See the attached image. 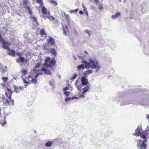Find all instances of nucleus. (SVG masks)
I'll list each match as a JSON object with an SVG mask.
<instances>
[{
    "label": "nucleus",
    "instance_id": "56",
    "mask_svg": "<svg viewBox=\"0 0 149 149\" xmlns=\"http://www.w3.org/2000/svg\"><path fill=\"white\" fill-rule=\"evenodd\" d=\"M2 41V39L1 36V35L0 34V42H1Z\"/></svg>",
    "mask_w": 149,
    "mask_h": 149
},
{
    "label": "nucleus",
    "instance_id": "52",
    "mask_svg": "<svg viewBox=\"0 0 149 149\" xmlns=\"http://www.w3.org/2000/svg\"><path fill=\"white\" fill-rule=\"evenodd\" d=\"M79 13L80 14H83V12L82 10H80L79 11Z\"/></svg>",
    "mask_w": 149,
    "mask_h": 149
},
{
    "label": "nucleus",
    "instance_id": "4",
    "mask_svg": "<svg viewBox=\"0 0 149 149\" xmlns=\"http://www.w3.org/2000/svg\"><path fill=\"white\" fill-rule=\"evenodd\" d=\"M137 143V146L140 149H145L147 146V140H145L143 142L141 140L136 141Z\"/></svg>",
    "mask_w": 149,
    "mask_h": 149
},
{
    "label": "nucleus",
    "instance_id": "59",
    "mask_svg": "<svg viewBox=\"0 0 149 149\" xmlns=\"http://www.w3.org/2000/svg\"><path fill=\"white\" fill-rule=\"evenodd\" d=\"M16 55H17L19 56L20 55V54L19 53H17L16 54Z\"/></svg>",
    "mask_w": 149,
    "mask_h": 149
},
{
    "label": "nucleus",
    "instance_id": "24",
    "mask_svg": "<svg viewBox=\"0 0 149 149\" xmlns=\"http://www.w3.org/2000/svg\"><path fill=\"white\" fill-rule=\"evenodd\" d=\"M84 56L85 57H88V53L86 51H84Z\"/></svg>",
    "mask_w": 149,
    "mask_h": 149
},
{
    "label": "nucleus",
    "instance_id": "40",
    "mask_svg": "<svg viewBox=\"0 0 149 149\" xmlns=\"http://www.w3.org/2000/svg\"><path fill=\"white\" fill-rule=\"evenodd\" d=\"M85 32L86 33L88 34L89 36H91V34L89 33V31L88 30H86L85 31Z\"/></svg>",
    "mask_w": 149,
    "mask_h": 149
},
{
    "label": "nucleus",
    "instance_id": "28",
    "mask_svg": "<svg viewBox=\"0 0 149 149\" xmlns=\"http://www.w3.org/2000/svg\"><path fill=\"white\" fill-rule=\"evenodd\" d=\"M14 88V90L15 91V92L17 93L18 92V87L17 86H16L15 85H14L13 86Z\"/></svg>",
    "mask_w": 149,
    "mask_h": 149
},
{
    "label": "nucleus",
    "instance_id": "15",
    "mask_svg": "<svg viewBox=\"0 0 149 149\" xmlns=\"http://www.w3.org/2000/svg\"><path fill=\"white\" fill-rule=\"evenodd\" d=\"M77 68L78 71L82 69L83 70L85 69V65L83 64H82L78 65L77 66Z\"/></svg>",
    "mask_w": 149,
    "mask_h": 149
},
{
    "label": "nucleus",
    "instance_id": "64",
    "mask_svg": "<svg viewBox=\"0 0 149 149\" xmlns=\"http://www.w3.org/2000/svg\"><path fill=\"white\" fill-rule=\"evenodd\" d=\"M119 0V2H121V0Z\"/></svg>",
    "mask_w": 149,
    "mask_h": 149
},
{
    "label": "nucleus",
    "instance_id": "34",
    "mask_svg": "<svg viewBox=\"0 0 149 149\" xmlns=\"http://www.w3.org/2000/svg\"><path fill=\"white\" fill-rule=\"evenodd\" d=\"M70 93V92L68 91H65L64 94L66 96H68Z\"/></svg>",
    "mask_w": 149,
    "mask_h": 149
},
{
    "label": "nucleus",
    "instance_id": "20",
    "mask_svg": "<svg viewBox=\"0 0 149 149\" xmlns=\"http://www.w3.org/2000/svg\"><path fill=\"white\" fill-rule=\"evenodd\" d=\"M40 65L41 64L40 63H37L35 66V70H33V71H35L36 69L39 68L40 66Z\"/></svg>",
    "mask_w": 149,
    "mask_h": 149
},
{
    "label": "nucleus",
    "instance_id": "44",
    "mask_svg": "<svg viewBox=\"0 0 149 149\" xmlns=\"http://www.w3.org/2000/svg\"><path fill=\"white\" fill-rule=\"evenodd\" d=\"M68 89V87H66L63 88V91H66Z\"/></svg>",
    "mask_w": 149,
    "mask_h": 149
},
{
    "label": "nucleus",
    "instance_id": "18",
    "mask_svg": "<svg viewBox=\"0 0 149 149\" xmlns=\"http://www.w3.org/2000/svg\"><path fill=\"white\" fill-rule=\"evenodd\" d=\"M52 142L51 141H48L45 143V146L47 147H50L51 146Z\"/></svg>",
    "mask_w": 149,
    "mask_h": 149
},
{
    "label": "nucleus",
    "instance_id": "3",
    "mask_svg": "<svg viewBox=\"0 0 149 149\" xmlns=\"http://www.w3.org/2000/svg\"><path fill=\"white\" fill-rule=\"evenodd\" d=\"M142 127L141 126L138 127L136 130V132L133 135L136 136H139L142 139H145L147 138L148 135L147 131H144L141 133V130H142Z\"/></svg>",
    "mask_w": 149,
    "mask_h": 149
},
{
    "label": "nucleus",
    "instance_id": "8",
    "mask_svg": "<svg viewBox=\"0 0 149 149\" xmlns=\"http://www.w3.org/2000/svg\"><path fill=\"white\" fill-rule=\"evenodd\" d=\"M91 87V86L89 85H87L85 87H84L83 88V91L82 93V94L81 95H80V96L79 97H84V95L88 91H89Z\"/></svg>",
    "mask_w": 149,
    "mask_h": 149
},
{
    "label": "nucleus",
    "instance_id": "48",
    "mask_svg": "<svg viewBox=\"0 0 149 149\" xmlns=\"http://www.w3.org/2000/svg\"><path fill=\"white\" fill-rule=\"evenodd\" d=\"M76 76H77L76 74H74V76L72 77V79H74L75 78V77H76Z\"/></svg>",
    "mask_w": 149,
    "mask_h": 149
},
{
    "label": "nucleus",
    "instance_id": "51",
    "mask_svg": "<svg viewBox=\"0 0 149 149\" xmlns=\"http://www.w3.org/2000/svg\"><path fill=\"white\" fill-rule=\"evenodd\" d=\"M82 6L83 8H84L86 9V7H85L84 6V4H83V3H82Z\"/></svg>",
    "mask_w": 149,
    "mask_h": 149
},
{
    "label": "nucleus",
    "instance_id": "5",
    "mask_svg": "<svg viewBox=\"0 0 149 149\" xmlns=\"http://www.w3.org/2000/svg\"><path fill=\"white\" fill-rule=\"evenodd\" d=\"M23 2L24 7L26 9L29 14H32L31 6L29 2L27 1H23Z\"/></svg>",
    "mask_w": 149,
    "mask_h": 149
},
{
    "label": "nucleus",
    "instance_id": "17",
    "mask_svg": "<svg viewBox=\"0 0 149 149\" xmlns=\"http://www.w3.org/2000/svg\"><path fill=\"white\" fill-rule=\"evenodd\" d=\"M40 34L42 36H44L46 37V33L43 29H42L40 31Z\"/></svg>",
    "mask_w": 149,
    "mask_h": 149
},
{
    "label": "nucleus",
    "instance_id": "49",
    "mask_svg": "<svg viewBox=\"0 0 149 149\" xmlns=\"http://www.w3.org/2000/svg\"><path fill=\"white\" fill-rule=\"evenodd\" d=\"M2 43L3 44H8V42H4L3 41H2Z\"/></svg>",
    "mask_w": 149,
    "mask_h": 149
},
{
    "label": "nucleus",
    "instance_id": "43",
    "mask_svg": "<svg viewBox=\"0 0 149 149\" xmlns=\"http://www.w3.org/2000/svg\"><path fill=\"white\" fill-rule=\"evenodd\" d=\"M98 8L100 10H102L103 9V7L102 6H100V7Z\"/></svg>",
    "mask_w": 149,
    "mask_h": 149
},
{
    "label": "nucleus",
    "instance_id": "30",
    "mask_svg": "<svg viewBox=\"0 0 149 149\" xmlns=\"http://www.w3.org/2000/svg\"><path fill=\"white\" fill-rule=\"evenodd\" d=\"M31 81L34 84L37 83V79H36L33 78V79L31 80Z\"/></svg>",
    "mask_w": 149,
    "mask_h": 149
},
{
    "label": "nucleus",
    "instance_id": "12",
    "mask_svg": "<svg viewBox=\"0 0 149 149\" xmlns=\"http://www.w3.org/2000/svg\"><path fill=\"white\" fill-rule=\"evenodd\" d=\"M141 6L142 8L141 11L142 12H145L147 9L148 7L147 6L146 4L145 3H143L141 5Z\"/></svg>",
    "mask_w": 149,
    "mask_h": 149
},
{
    "label": "nucleus",
    "instance_id": "54",
    "mask_svg": "<svg viewBox=\"0 0 149 149\" xmlns=\"http://www.w3.org/2000/svg\"><path fill=\"white\" fill-rule=\"evenodd\" d=\"M77 88L78 89H80L81 88V86H77Z\"/></svg>",
    "mask_w": 149,
    "mask_h": 149
},
{
    "label": "nucleus",
    "instance_id": "6",
    "mask_svg": "<svg viewBox=\"0 0 149 149\" xmlns=\"http://www.w3.org/2000/svg\"><path fill=\"white\" fill-rule=\"evenodd\" d=\"M42 11L44 14V15H43L44 18L47 17L48 18H49V16H50V13L49 11H47L46 8L44 7H42Z\"/></svg>",
    "mask_w": 149,
    "mask_h": 149
},
{
    "label": "nucleus",
    "instance_id": "23",
    "mask_svg": "<svg viewBox=\"0 0 149 149\" xmlns=\"http://www.w3.org/2000/svg\"><path fill=\"white\" fill-rule=\"evenodd\" d=\"M7 116V115H6L5 116H4V120H5L4 121V122H3L2 123V122H1V121L0 120V123H1V124H6V120H6Z\"/></svg>",
    "mask_w": 149,
    "mask_h": 149
},
{
    "label": "nucleus",
    "instance_id": "37",
    "mask_svg": "<svg viewBox=\"0 0 149 149\" xmlns=\"http://www.w3.org/2000/svg\"><path fill=\"white\" fill-rule=\"evenodd\" d=\"M22 72L23 74H25L28 72V71L25 70L23 71H22Z\"/></svg>",
    "mask_w": 149,
    "mask_h": 149
},
{
    "label": "nucleus",
    "instance_id": "33",
    "mask_svg": "<svg viewBox=\"0 0 149 149\" xmlns=\"http://www.w3.org/2000/svg\"><path fill=\"white\" fill-rule=\"evenodd\" d=\"M50 3H53L55 5V6H56L57 5V3L55 1H54L53 0H51V1H50Z\"/></svg>",
    "mask_w": 149,
    "mask_h": 149
},
{
    "label": "nucleus",
    "instance_id": "7",
    "mask_svg": "<svg viewBox=\"0 0 149 149\" xmlns=\"http://www.w3.org/2000/svg\"><path fill=\"white\" fill-rule=\"evenodd\" d=\"M87 77H85L84 76H82L81 79V84L84 86L88 85L89 84L88 79H87Z\"/></svg>",
    "mask_w": 149,
    "mask_h": 149
},
{
    "label": "nucleus",
    "instance_id": "26",
    "mask_svg": "<svg viewBox=\"0 0 149 149\" xmlns=\"http://www.w3.org/2000/svg\"><path fill=\"white\" fill-rule=\"evenodd\" d=\"M78 9H76L74 10H70V12L71 13H75L77 12L78 11Z\"/></svg>",
    "mask_w": 149,
    "mask_h": 149
},
{
    "label": "nucleus",
    "instance_id": "29",
    "mask_svg": "<svg viewBox=\"0 0 149 149\" xmlns=\"http://www.w3.org/2000/svg\"><path fill=\"white\" fill-rule=\"evenodd\" d=\"M7 68V66H5V68H3V69H2V73H5V72H6V71L7 70L6 69V68Z\"/></svg>",
    "mask_w": 149,
    "mask_h": 149
},
{
    "label": "nucleus",
    "instance_id": "35",
    "mask_svg": "<svg viewBox=\"0 0 149 149\" xmlns=\"http://www.w3.org/2000/svg\"><path fill=\"white\" fill-rule=\"evenodd\" d=\"M33 20L34 21V22L37 24L38 25V24L37 22V18L35 17H33Z\"/></svg>",
    "mask_w": 149,
    "mask_h": 149
},
{
    "label": "nucleus",
    "instance_id": "2",
    "mask_svg": "<svg viewBox=\"0 0 149 149\" xmlns=\"http://www.w3.org/2000/svg\"><path fill=\"white\" fill-rule=\"evenodd\" d=\"M89 62L86 61H82V63L85 64V68L86 69L91 68L92 69H95V72H97L101 68L100 64L97 60L95 58H89L88 59Z\"/></svg>",
    "mask_w": 149,
    "mask_h": 149
},
{
    "label": "nucleus",
    "instance_id": "63",
    "mask_svg": "<svg viewBox=\"0 0 149 149\" xmlns=\"http://www.w3.org/2000/svg\"><path fill=\"white\" fill-rule=\"evenodd\" d=\"M126 1V0H124V3H125V2Z\"/></svg>",
    "mask_w": 149,
    "mask_h": 149
},
{
    "label": "nucleus",
    "instance_id": "22",
    "mask_svg": "<svg viewBox=\"0 0 149 149\" xmlns=\"http://www.w3.org/2000/svg\"><path fill=\"white\" fill-rule=\"evenodd\" d=\"M4 102L5 104L7 105L10 104V101L9 100L6 99H5Z\"/></svg>",
    "mask_w": 149,
    "mask_h": 149
},
{
    "label": "nucleus",
    "instance_id": "42",
    "mask_svg": "<svg viewBox=\"0 0 149 149\" xmlns=\"http://www.w3.org/2000/svg\"><path fill=\"white\" fill-rule=\"evenodd\" d=\"M49 16V18L50 20L51 19L50 18V17L52 19L54 20V17L53 16H51L50 15Z\"/></svg>",
    "mask_w": 149,
    "mask_h": 149
},
{
    "label": "nucleus",
    "instance_id": "27",
    "mask_svg": "<svg viewBox=\"0 0 149 149\" xmlns=\"http://www.w3.org/2000/svg\"><path fill=\"white\" fill-rule=\"evenodd\" d=\"M36 1L38 3L40 4L41 6H42L43 3L42 0H37Z\"/></svg>",
    "mask_w": 149,
    "mask_h": 149
},
{
    "label": "nucleus",
    "instance_id": "14",
    "mask_svg": "<svg viewBox=\"0 0 149 149\" xmlns=\"http://www.w3.org/2000/svg\"><path fill=\"white\" fill-rule=\"evenodd\" d=\"M120 15V12L116 13L111 16V18L113 19H115L118 17Z\"/></svg>",
    "mask_w": 149,
    "mask_h": 149
},
{
    "label": "nucleus",
    "instance_id": "11",
    "mask_svg": "<svg viewBox=\"0 0 149 149\" xmlns=\"http://www.w3.org/2000/svg\"><path fill=\"white\" fill-rule=\"evenodd\" d=\"M43 72H44V73L46 75H51V73L50 70H47L45 68H42L41 70H40Z\"/></svg>",
    "mask_w": 149,
    "mask_h": 149
},
{
    "label": "nucleus",
    "instance_id": "39",
    "mask_svg": "<svg viewBox=\"0 0 149 149\" xmlns=\"http://www.w3.org/2000/svg\"><path fill=\"white\" fill-rule=\"evenodd\" d=\"M71 97L68 98V97H67L65 99V101L66 102L68 100H70L71 99Z\"/></svg>",
    "mask_w": 149,
    "mask_h": 149
},
{
    "label": "nucleus",
    "instance_id": "62",
    "mask_svg": "<svg viewBox=\"0 0 149 149\" xmlns=\"http://www.w3.org/2000/svg\"><path fill=\"white\" fill-rule=\"evenodd\" d=\"M8 91H9V92H10V91H11V90H10L8 89Z\"/></svg>",
    "mask_w": 149,
    "mask_h": 149
},
{
    "label": "nucleus",
    "instance_id": "21",
    "mask_svg": "<svg viewBox=\"0 0 149 149\" xmlns=\"http://www.w3.org/2000/svg\"><path fill=\"white\" fill-rule=\"evenodd\" d=\"M62 26L63 27V33H64L65 35H66L65 31L68 30V27L66 25L65 26V28H64V27L63 26Z\"/></svg>",
    "mask_w": 149,
    "mask_h": 149
},
{
    "label": "nucleus",
    "instance_id": "25",
    "mask_svg": "<svg viewBox=\"0 0 149 149\" xmlns=\"http://www.w3.org/2000/svg\"><path fill=\"white\" fill-rule=\"evenodd\" d=\"M49 83L50 84V86H52L53 88H55L54 84L53 82L51 81H49Z\"/></svg>",
    "mask_w": 149,
    "mask_h": 149
},
{
    "label": "nucleus",
    "instance_id": "57",
    "mask_svg": "<svg viewBox=\"0 0 149 149\" xmlns=\"http://www.w3.org/2000/svg\"><path fill=\"white\" fill-rule=\"evenodd\" d=\"M146 118L148 119H149V114L146 116Z\"/></svg>",
    "mask_w": 149,
    "mask_h": 149
},
{
    "label": "nucleus",
    "instance_id": "13",
    "mask_svg": "<svg viewBox=\"0 0 149 149\" xmlns=\"http://www.w3.org/2000/svg\"><path fill=\"white\" fill-rule=\"evenodd\" d=\"M93 73V70H89L84 72V75L85 76H87Z\"/></svg>",
    "mask_w": 149,
    "mask_h": 149
},
{
    "label": "nucleus",
    "instance_id": "10",
    "mask_svg": "<svg viewBox=\"0 0 149 149\" xmlns=\"http://www.w3.org/2000/svg\"><path fill=\"white\" fill-rule=\"evenodd\" d=\"M49 39H47V42L49 46L54 45L55 44V42L54 39L51 37H49Z\"/></svg>",
    "mask_w": 149,
    "mask_h": 149
},
{
    "label": "nucleus",
    "instance_id": "16",
    "mask_svg": "<svg viewBox=\"0 0 149 149\" xmlns=\"http://www.w3.org/2000/svg\"><path fill=\"white\" fill-rule=\"evenodd\" d=\"M8 54L11 55L13 56H15V52L13 50L10 49H9L8 50Z\"/></svg>",
    "mask_w": 149,
    "mask_h": 149
},
{
    "label": "nucleus",
    "instance_id": "31",
    "mask_svg": "<svg viewBox=\"0 0 149 149\" xmlns=\"http://www.w3.org/2000/svg\"><path fill=\"white\" fill-rule=\"evenodd\" d=\"M78 56L79 58L81 59L83 61H84V59L85 58V57H84V56H83L80 55H78Z\"/></svg>",
    "mask_w": 149,
    "mask_h": 149
},
{
    "label": "nucleus",
    "instance_id": "60",
    "mask_svg": "<svg viewBox=\"0 0 149 149\" xmlns=\"http://www.w3.org/2000/svg\"><path fill=\"white\" fill-rule=\"evenodd\" d=\"M86 15H88V12H87V11H86Z\"/></svg>",
    "mask_w": 149,
    "mask_h": 149
},
{
    "label": "nucleus",
    "instance_id": "38",
    "mask_svg": "<svg viewBox=\"0 0 149 149\" xmlns=\"http://www.w3.org/2000/svg\"><path fill=\"white\" fill-rule=\"evenodd\" d=\"M42 74L41 73H38L36 75L35 77L36 78H37L38 76L39 75H41Z\"/></svg>",
    "mask_w": 149,
    "mask_h": 149
},
{
    "label": "nucleus",
    "instance_id": "1",
    "mask_svg": "<svg viewBox=\"0 0 149 149\" xmlns=\"http://www.w3.org/2000/svg\"><path fill=\"white\" fill-rule=\"evenodd\" d=\"M47 52H50L54 56L51 59L50 57H48L45 60V63L43 64L44 65L46 66L47 68H49L50 69L53 70L54 66L56 63L55 56L56 55L57 52L55 49L54 48L48 49H46Z\"/></svg>",
    "mask_w": 149,
    "mask_h": 149
},
{
    "label": "nucleus",
    "instance_id": "36",
    "mask_svg": "<svg viewBox=\"0 0 149 149\" xmlns=\"http://www.w3.org/2000/svg\"><path fill=\"white\" fill-rule=\"evenodd\" d=\"M14 100L13 99H11L10 100V102H11V104L13 106H14Z\"/></svg>",
    "mask_w": 149,
    "mask_h": 149
},
{
    "label": "nucleus",
    "instance_id": "46",
    "mask_svg": "<svg viewBox=\"0 0 149 149\" xmlns=\"http://www.w3.org/2000/svg\"><path fill=\"white\" fill-rule=\"evenodd\" d=\"M94 1L96 4H98L99 2V1L97 0H94Z\"/></svg>",
    "mask_w": 149,
    "mask_h": 149
},
{
    "label": "nucleus",
    "instance_id": "41",
    "mask_svg": "<svg viewBox=\"0 0 149 149\" xmlns=\"http://www.w3.org/2000/svg\"><path fill=\"white\" fill-rule=\"evenodd\" d=\"M80 96H79V97H73L72 98V100H73L74 99H78L80 97H79Z\"/></svg>",
    "mask_w": 149,
    "mask_h": 149
},
{
    "label": "nucleus",
    "instance_id": "19",
    "mask_svg": "<svg viewBox=\"0 0 149 149\" xmlns=\"http://www.w3.org/2000/svg\"><path fill=\"white\" fill-rule=\"evenodd\" d=\"M8 77H2V79L3 82L5 83H6L8 80Z\"/></svg>",
    "mask_w": 149,
    "mask_h": 149
},
{
    "label": "nucleus",
    "instance_id": "58",
    "mask_svg": "<svg viewBox=\"0 0 149 149\" xmlns=\"http://www.w3.org/2000/svg\"><path fill=\"white\" fill-rule=\"evenodd\" d=\"M73 57H74V60H76L77 59H76V58L74 56V54H73Z\"/></svg>",
    "mask_w": 149,
    "mask_h": 149
},
{
    "label": "nucleus",
    "instance_id": "47",
    "mask_svg": "<svg viewBox=\"0 0 149 149\" xmlns=\"http://www.w3.org/2000/svg\"><path fill=\"white\" fill-rule=\"evenodd\" d=\"M24 87L23 86H20L19 87V89L21 91H22L23 90Z\"/></svg>",
    "mask_w": 149,
    "mask_h": 149
},
{
    "label": "nucleus",
    "instance_id": "50",
    "mask_svg": "<svg viewBox=\"0 0 149 149\" xmlns=\"http://www.w3.org/2000/svg\"><path fill=\"white\" fill-rule=\"evenodd\" d=\"M11 95H12V93H10V95L8 97L9 99H10V100H11Z\"/></svg>",
    "mask_w": 149,
    "mask_h": 149
},
{
    "label": "nucleus",
    "instance_id": "45",
    "mask_svg": "<svg viewBox=\"0 0 149 149\" xmlns=\"http://www.w3.org/2000/svg\"><path fill=\"white\" fill-rule=\"evenodd\" d=\"M6 83H4V82H3L2 83H1V86H5L6 85Z\"/></svg>",
    "mask_w": 149,
    "mask_h": 149
},
{
    "label": "nucleus",
    "instance_id": "55",
    "mask_svg": "<svg viewBox=\"0 0 149 149\" xmlns=\"http://www.w3.org/2000/svg\"><path fill=\"white\" fill-rule=\"evenodd\" d=\"M147 131H149V125H148L147 126Z\"/></svg>",
    "mask_w": 149,
    "mask_h": 149
},
{
    "label": "nucleus",
    "instance_id": "9",
    "mask_svg": "<svg viewBox=\"0 0 149 149\" xmlns=\"http://www.w3.org/2000/svg\"><path fill=\"white\" fill-rule=\"evenodd\" d=\"M25 61V59L23 57H19L16 59V62L17 63H20L19 65L21 67L23 65V63Z\"/></svg>",
    "mask_w": 149,
    "mask_h": 149
},
{
    "label": "nucleus",
    "instance_id": "61",
    "mask_svg": "<svg viewBox=\"0 0 149 149\" xmlns=\"http://www.w3.org/2000/svg\"><path fill=\"white\" fill-rule=\"evenodd\" d=\"M24 83H27L28 82L27 81H26L25 80H24Z\"/></svg>",
    "mask_w": 149,
    "mask_h": 149
},
{
    "label": "nucleus",
    "instance_id": "53",
    "mask_svg": "<svg viewBox=\"0 0 149 149\" xmlns=\"http://www.w3.org/2000/svg\"><path fill=\"white\" fill-rule=\"evenodd\" d=\"M65 17L66 18H68L69 17V15L68 14L67 15H65Z\"/></svg>",
    "mask_w": 149,
    "mask_h": 149
},
{
    "label": "nucleus",
    "instance_id": "32",
    "mask_svg": "<svg viewBox=\"0 0 149 149\" xmlns=\"http://www.w3.org/2000/svg\"><path fill=\"white\" fill-rule=\"evenodd\" d=\"M2 48L3 49H7V50H8V51L9 49H10L9 47H8L7 46H6V45H3L2 46Z\"/></svg>",
    "mask_w": 149,
    "mask_h": 149
}]
</instances>
